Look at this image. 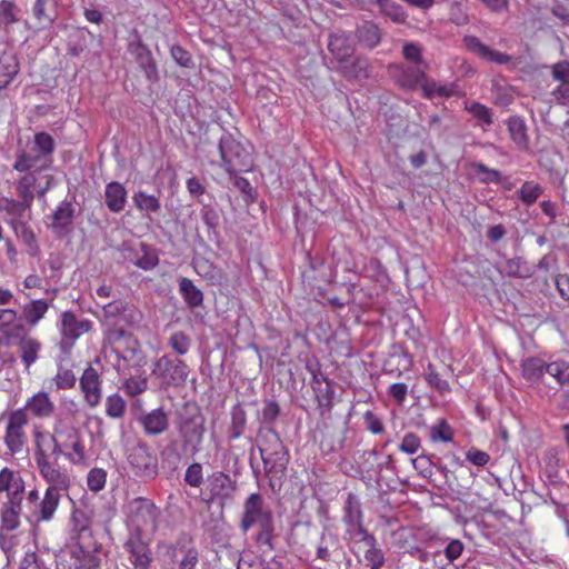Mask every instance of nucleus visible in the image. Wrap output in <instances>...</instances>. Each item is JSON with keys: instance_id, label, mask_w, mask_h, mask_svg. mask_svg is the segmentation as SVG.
Listing matches in <instances>:
<instances>
[{"instance_id": "393cba45", "label": "nucleus", "mask_w": 569, "mask_h": 569, "mask_svg": "<svg viewBox=\"0 0 569 569\" xmlns=\"http://www.w3.org/2000/svg\"><path fill=\"white\" fill-rule=\"evenodd\" d=\"M54 408L56 406L49 395L44 391H39L28 399L23 409L26 413L30 412L38 419H47L53 415Z\"/></svg>"}, {"instance_id": "0eeeda50", "label": "nucleus", "mask_w": 569, "mask_h": 569, "mask_svg": "<svg viewBox=\"0 0 569 569\" xmlns=\"http://www.w3.org/2000/svg\"><path fill=\"white\" fill-rule=\"evenodd\" d=\"M219 152L221 166L229 176L248 172L253 167L251 153L229 133L220 138Z\"/></svg>"}, {"instance_id": "f03ea898", "label": "nucleus", "mask_w": 569, "mask_h": 569, "mask_svg": "<svg viewBox=\"0 0 569 569\" xmlns=\"http://www.w3.org/2000/svg\"><path fill=\"white\" fill-rule=\"evenodd\" d=\"M37 469L48 487L39 501L30 507V517L37 523L49 522L54 518L62 493L68 492L71 487V477L69 473L53 472V469L49 470V468L37 467Z\"/></svg>"}, {"instance_id": "9b49d317", "label": "nucleus", "mask_w": 569, "mask_h": 569, "mask_svg": "<svg viewBox=\"0 0 569 569\" xmlns=\"http://www.w3.org/2000/svg\"><path fill=\"white\" fill-rule=\"evenodd\" d=\"M237 490V481L223 471H214L208 476L203 490L204 500L208 503L217 502L223 507L233 499Z\"/></svg>"}, {"instance_id": "c85d7f7f", "label": "nucleus", "mask_w": 569, "mask_h": 569, "mask_svg": "<svg viewBox=\"0 0 569 569\" xmlns=\"http://www.w3.org/2000/svg\"><path fill=\"white\" fill-rule=\"evenodd\" d=\"M20 511H21V499H17V496L14 497V500L8 501L7 503L3 505V508L1 511L0 532L3 530L12 531L19 527Z\"/></svg>"}, {"instance_id": "2eb2a0df", "label": "nucleus", "mask_w": 569, "mask_h": 569, "mask_svg": "<svg viewBox=\"0 0 569 569\" xmlns=\"http://www.w3.org/2000/svg\"><path fill=\"white\" fill-rule=\"evenodd\" d=\"M28 425V415L24 409L11 411L8 416V423L4 435V443L13 455L20 452L27 441L24 427Z\"/></svg>"}, {"instance_id": "20e7f679", "label": "nucleus", "mask_w": 569, "mask_h": 569, "mask_svg": "<svg viewBox=\"0 0 569 569\" xmlns=\"http://www.w3.org/2000/svg\"><path fill=\"white\" fill-rule=\"evenodd\" d=\"M204 417L200 408L194 405H186L179 416L178 431L181 438V450L193 457L201 450L204 436Z\"/></svg>"}, {"instance_id": "e2e57ef3", "label": "nucleus", "mask_w": 569, "mask_h": 569, "mask_svg": "<svg viewBox=\"0 0 569 569\" xmlns=\"http://www.w3.org/2000/svg\"><path fill=\"white\" fill-rule=\"evenodd\" d=\"M402 56L412 66H429L422 57V48L416 42H405Z\"/></svg>"}, {"instance_id": "3c124183", "label": "nucleus", "mask_w": 569, "mask_h": 569, "mask_svg": "<svg viewBox=\"0 0 569 569\" xmlns=\"http://www.w3.org/2000/svg\"><path fill=\"white\" fill-rule=\"evenodd\" d=\"M76 569H99L101 560L96 552L79 547L73 551Z\"/></svg>"}, {"instance_id": "4be33fe9", "label": "nucleus", "mask_w": 569, "mask_h": 569, "mask_svg": "<svg viewBox=\"0 0 569 569\" xmlns=\"http://www.w3.org/2000/svg\"><path fill=\"white\" fill-rule=\"evenodd\" d=\"M429 66H397L396 83L405 90L415 91L426 78Z\"/></svg>"}, {"instance_id": "f704fd0d", "label": "nucleus", "mask_w": 569, "mask_h": 569, "mask_svg": "<svg viewBox=\"0 0 569 569\" xmlns=\"http://www.w3.org/2000/svg\"><path fill=\"white\" fill-rule=\"evenodd\" d=\"M41 350V342L32 337H21L19 341V351L20 357L26 366L29 368L32 363H34L39 358V352Z\"/></svg>"}, {"instance_id": "4d7b16f0", "label": "nucleus", "mask_w": 569, "mask_h": 569, "mask_svg": "<svg viewBox=\"0 0 569 569\" xmlns=\"http://www.w3.org/2000/svg\"><path fill=\"white\" fill-rule=\"evenodd\" d=\"M127 403L119 393H112L106 399V415L113 419L122 418L126 413Z\"/></svg>"}, {"instance_id": "c756f323", "label": "nucleus", "mask_w": 569, "mask_h": 569, "mask_svg": "<svg viewBox=\"0 0 569 569\" xmlns=\"http://www.w3.org/2000/svg\"><path fill=\"white\" fill-rule=\"evenodd\" d=\"M19 69V62L12 53L0 54V91L12 82Z\"/></svg>"}, {"instance_id": "774afa93", "label": "nucleus", "mask_w": 569, "mask_h": 569, "mask_svg": "<svg viewBox=\"0 0 569 569\" xmlns=\"http://www.w3.org/2000/svg\"><path fill=\"white\" fill-rule=\"evenodd\" d=\"M183 480L188 486L192 488H199L203 483L202 465L199 462H193L188 466Z\"/></svg>"}, {"instance_id": "ddd939ff", "label": "nucleus", "mask_w": 569, "mask_h": 569, "mask_svg": "<svg viewBox=\"0 0 569 569\" xmlns=\"http://www.w3.org/2000/svg\"><path fill=\"white\" fill-rule=\"evenodd\" d=\"M273 520L272 511L264 506L263 497L258 493H251L244 500L240 529L247 532L254 525H262Z\"/></svg>"}, {"instance_id": "bf43d9fd", "label": "nucleus", "mask_w": 569, "mask_h": 569, "mask_svg": "<svg viewBox=\"0 0 569 569\" xmlns=\"http://www.w3.org/2000/svg\"><path fill=\"white\" fill-rule=\"evenodd\" d=\"M338 540L335 537L322 535L317 548V558L322 561H329L331 556L338 551Z\"/></svg>"}, {"instance_id": "4c0bfd02", "label": "nucleus", "mask_w": 569, "mask_h": 569, "mask_svg": "<svg viewBox=\"0 0 569 569\" xmlns=\"http://www.w3.org/2000/svg\"><path fill=\"white\" fill-rule=\"evenodd\" d=\"M501 272L511 278H530L533 274L532 267L520 257L506 260Z\"/></svg>"}, {"instance_id": "ea45409f", "label": "nucleus", "mask_w": 569, "mask_h": 569, "mask_svg": "<svg viewBox=\"0 0 569 569\" xmlns=\"http://www.w3.org/2000/svg\"><path fill=\"white\" fill-rule=\"evenodd\" d=\"M70 521L73 537L80 539L91 535V519L84 510L74 508Z\"/></svg>"}, {"instance_id": "864d4df0", "label": "nucleus", "mask_w": 569, "mask_h": 569, "mask_svg": "<svg viewBox=\"0 0 569 569\" xmlns=\"http://www.w3.org/2000/svg\"><path fill=\"white\" fill-rule=\"evenodd\" d=\"M465 110L472 114L481 124L491 126L493 123L491 109L478 101L466 102Z\"/></svg>"}, {"instance_id": "f257e3e1", "label": "nucleus", "mask_w": 569, "mask_h": 569, "mask_svg": "<svg viewBox=\"0 0 569 569\" xmlns=\"http://www.w3.org/2000/svg\"><path fill=\"white\" fill-rule=\"evenodd\" d=\"M61 455L72 465H88V456L79 429L69 427L62 430L54 429L52 433L48 431L34 432L33 458L37 467L53 469V472L69 473L58 462Z\"/></svg>"}, {"instance_id": "412c9836", "label": "nucleus", "mask_w": 569, "mask_h": 569, "mask_svg": "<svg viewBox=\"0 0 569 569\" xmlns=\"http://www.w3.org/2000/svg\"><path fill=\"white\" fill-rule=\"evenodd\" d=\"M31 204L9 197H0V211L8 218L6 222L13 228L16 223H23L28 221L30 216Z\"/></svg>"}, {"instance_id": "a878e982", "label": "nucleus", "mask_w": 569, "mask_h": 569, "mask_svg": "<svg viewBox=\"0 0 569 569\" xmlns=\"http://www.w3.org/2000/svg\"><path fill=\"white\" fill-rule=\"evenodd\" d=\"M103 315L110 322V328H113L114 326L119 327L118 318L123 320L130 318L133 321L139 316V312L122 301H112L103 306Z\"/></svg>"}, {"instance_id": "13d9d810", "label": "nucleus", "mask_w": 569, "mask_h": 569, "mask_svg": "<svg viewBox=\"0 0 569 569\" xmlns=\"http://www.w3.org/2000/svg\"><path fill=\"white\" fill-rule=\"evenodd\" d=\"M453 438V430L445 419H440L436 425L430 427V439L433 442H450Z\"/></svg>"}, {"instance_id": "338daca9", "label": "nucleus", "mask_w": 569, "mask_h": 569, "mask_svg": "<svg viewBox=\"0 0 569 569\" xmlns=\"http://www.w3.org/2000/svg\"><path fill=\"white\" fill-rule=\"evenodd\" d=\"M427 382L439 392L450 391L449 382L442 379L441 375L436 370L432 363H429L425 373Z\"/></svg>"}, {"instance_id": "dca6fc26", "label": "nucleus", "mask_w": 569, "mask_h": 569, "mask_svg": "<svg viewBox=\"0 0 569 569\" xmlns=\"http://www.w3.org/2000/svg\"><path fill=\"white\" fill-rule=\"evenodd\" d=\"M152 372L168 385L180 386L187 380L188 366L178 358L162 356L156 361Z\"/></svg>"}, {"instance_id": "6e6552de", "label": "nucleus", "mask_w": 569, "mask_h": 569, "mask_svg": "<svg viewBox=\"0 0 569 569\" xmlns=\"http://www.w3.org/2000/svg\"><path fill=\"white\" fill-rule=\"evenodd\" d=\"M164 549V562L170 569H196L199 552L193 539L188 533H181L172 543H159Z\"/></svg>"}, {"instance_id": "5fc2aeb1", "label": "nucleus", "mask_w": 569, "mask_h": 569, "mask_svg": "<svg viewBox=\"0 0 569 569\" xmlns=\"http://www.w3.org/2000/svg\"><path fill=\"white\" fill-rule=\"evenodd\" d=\"M17 315V311L13 309H0V332L8 338H19V332L23 330L22 325L14 326L11 331L6 330L16 321Z\"/></svg>"}, {"instance_id": "f8f14e48", "label": "nucleus", "mask_w": 569, "mask_h": 569, "mask_svg": "<svg viewBox=\"0 0 569 569\" xmlns=\"http://www.w3.org/2000/svg\"><path fill=\"white\" fill-rule=\"evenodd\" d=\"M93 323L91 320L86 318H79L72 311H63L60 316L59 330L61 335V341L59 347L63 351L70 350L77 339L83 333L92 330Z\"/></svg>"}, {"instance_id": "423d86ee", "label": "nucleus", "mask_w": 569, "mask_h": 569, "mask_svg": "<svg viewBox=\"0 0 569 569\" xmlns=\"http://www.w3.org/2000/svg\"><path fill=\"white\" fill-rule=\"evenodd\" d=\"M106 338L122 361L123 368L138 369L147 363V357L140 343L122 327L109 328Z\"/></svg>"}, {"instance_id": "f3484780", "label": "nucleus", "mask_w": 569, "mask_h": 569, "mask_svg": "<svg viewBox=\"0 0 569 569\" xmlns=\"http://www.w3.org/2000/svg\"><path fill=\"white\" fill-rule=\"evenodd\" d=\"M79 387L84 402L90 408H96L102 399V378L101 371L89 365L79 378Z\"/></svg>"}, {"instance_id": "37998d69", "label": "nucleus", "mask_w": 569, "mask_h": 569, "mask_svg": "<svg viewBox=\"0 0 569 569\" xmlns=\"http://www.w3.org/2000/svg\"><path fill=\"white\" fill-rule=\"evenodd\" d=\"M547 362H545L541 358L530 357L522 361V376L525 379L530 381H538L542 378L545 373H547L548 368Z\"/></svg>"}, {"instance_id": "72a5a7b5", "label": "nucleus", "mask_w": 569, "mask_h": 569, "mask_svg": "<svg viewBox=\"0 0 569 569\" xmlns=\"http://www.w3.org/2000/svg\"><path fill=\"white\" fill-rule=\"evenodd\" d=\"M321 417L330 416L333 408V382L322 383L313 388Z\"/></svg>"}, {"instance_id": "c9c22d12", "label": "nucleus", "mask_w": 569, "mask_h": 569, "mask_svg": "<svg viewBox=\"0 0 569 569\" xmlns=\"http://www.w3.org/2000/svg\"><path fill=\"white\" fill-rule=\"evenodd\" d=\"M54 140L47 132H38L34 134L33 148L32 150L41 153L43 158V163L40 164V169L48 167L51 163V156L54 151Z\"/></svg>"}, {"instance_id": "09e8293b", "label": "nucleus", "mask_w": 569, "mask_h": 569, "mask_svg": "<svg viewBox=\"0 0 569 569\" xmlns=\"http://www.w3.org/2000/svg\"><path fill=\"white\" fill-rule=\"evenodd\" d=\"M423 97L431 99L433 97L449 98L453 94V88L451 86H442L437 83L435 80L429 79L427 76L420 86Z\"/></svg>"}, {"instance_id": "473e14b6", "label": "nucleus", "mask_w": 569, "mask_h": 569, "mask_svg": "<svg viewBox=\"0 0 569 569\" xmlns=\"http://www.w3.org/2000/svg\"><path fill=\"white\" fill-rule=\"evenodd\" d=\"M356 36L358 41L368 49H373L381 41V31L379 27L370 21L363 22L357 28Z\"/></svg>"}, {"instance_id": "8fccbe9b", "label": "nucleus", "mask_w": 569, "mask_h": 569, "mask_svg": "<svg viewBox=\"0 0 569 569\" xmlns=\"http://www.w3.org/2000/svg\"><path fill=\"white\" fill-rule=\"evenodd\" d=\"M20 9L11 0L0 1V27L8 28L20 21Z\"/></svg>"}, {"instance_id": "b1692460", "label": "nucleus", "mask_w": 569, "mask_h": 569, "mask_svg": "<svg viewBox=\"0 0 569 569\" xmlns=\"http://www.w3.org/2000/svg\"><path fill=\"white\" fill-rule=\"evenodd\" d=\"M465 44L471 52L487 61L496 62L498 64H505L511 61L510 56L489 48L475 36L466 37Z\"/></svg>"}, {"instance_id": "79ce46f5", "label": "nucleus", "mask_w": 569, "mask_h": 569, "mask_svg": "<svg viewBox=\"0 0 569 569\" xmlns=\"http://www.w3.org/2000/svg\"><path fill=\"white\" fill-rule=\"evenodd\" d=\"M37 183V174L36 171L26 172L16 184L17 196L20 200L32 206L34 200V187Z\"/></svg>"}, {"instance_id": "bb28decb", "label": "nucleus", "mask_w": 569, "mask_h": 569, "mask_svg": "<svg viewBox=\"0 0 569 569\" xmlns=\"http://www.w3.org/2000/svg\"><path fill=\"white\" fill-rule=\"evenodd\" d=\"M104 199L111 212H121L127 203V190L120 182L112 181L106 186Z\"/></svg>"}, {"instance_id": "e433bc0d", "label": "nucleus", "mask_w": 569, "mask_h": 569, "mask_svg": "<svg viewBox=\"0 0 569 569\" xmlns=\"http://www.w3.org/2000/svg\"><path fill=\"white\" fill-rule=\"evenodd\" d=\"M49 303L42 299L31 300L22 306V317L30 327H34L48 312Z\"/></svg>"}, {"instance_id": "a19ab883", "label": "nucleus", "mask_w": 569, "mask_h": 569, "mask_svg": "<svg viewBox=\"0 0 569 569\" xmlns=\"http://www.w3.org/2000/svg\"><path fill=\"white\" fill-rule=\"evenodd\" d=\"M39 162H41V164L43 163L41 153L32 149L31 151H22L17 156L13 169L19 172H31V170L37 172L41 170L40 166L38 167Z\"/></svg>"}, {"instance_id": "7ed1b4c3", "label": "nucleus", "mask_w": 569, "mask_h": 569, "mask_svg": "<svg viewBox=\"0 0 569 569\" xmlns=\"http://www.w3.org/2000/svg\"><path fill=\"white\" fill-rule=\"evenodd\" d=\"M257 441L266 473L271 480L283 477L289 462V453L280 436L272 428H261Z\"/></svg>"}, {"instance_id": "6e6d98bb", "label": "nucleus", "mask_w": 569, "mask_h": 569, "mask_svg": "<svg viewBox=\"0 0 569 569\" xmlns=\"http://www.w3.org/2000/svg\"><path fill=\"white\" fill-rule=\"evenodd\" d=\"M543 188L533 181H526L518 190L519 199L526 204L531 206L542 194Z\"/></svg>"}, {"instance_id": "5701e85b", "label": "nucleus", "mask_w": 569, "mask_h": 569, "mask_svg": "<svg viewBox=\"0 0 569 569\" xmlns=\"http://www.w3.org/2000/svg\"><path fill=\"white\" fill-rule=\"evenodd\" d=\"M328 50L333 60L340 64L346 63L353 54V46L349 37L342 30H337L330 33L328 40Z\"/></svg>"}, {"instance_id": "69168bd1", "label": "nucleus", "mask_w": 569, "mask_h": 569, "mask_svg": "<svg viewBox=\"0 0 569 569\" xmlns=\"http://www.w3.org/2000/svg\"><path fill=\"white\" fill-rule=\"evenodd\" d=\"M107 471L102 468H92L87 476V486L92 492H99L106 487Z\"/></svg>"}, {"instance_id": "2f4dec72", "label": "nucleus", "mask_w": 569, "mask_h": 569, "mask_svg": "<svg viewBox=\"0 0 569 569\" xmlns=\"http://www.w3.org/2000/svg\"><path fill=\"white\" fill-rule=\"evenodd\" d=\"M370 63L365 57H356L351 62L340 64L337 69L347 78L367 79L369 78Z\"/></svg>"}, {"instance_id": "7c9ffc66", "label": "nucleus", "mask_w": 569, "mask_h": 569, "mask_svg": "<svg viewBox=\"0 0 569 569\" xmlns=\"http://www.w3.org/2000/svg\"><path fill=\"white\" fill-rule=\"evenodd\" d=\"M11 229L16 233L17 238L26 246L27 253L31 257H37L40 252V247L36 233L28 224V221L23 223H16Z\"/></svg>"}, {"instance_id": "052dcab7", "label": "nucleus", "mask_w": 569, "mask_h": 569, "mask_svg": "<svg viewBox=\"0 0 569 569\" xmlns=\"http://www.w3.org/2000/svg\"><path fill=\"white\" fill-rule=\"evenodd\" d=\"M475 173L479 177L481 183H499L501 181V172L490 169L481 162L472 163Z\"/></svg>"}, {"instance_id": "1a4fd4ad", "label": "nucleus", "mask_w": 569, "mask_h": 569, "mask_svg": "<svg viewBox=\"0 0 569 569\" xmlns=\"http://www.w3.org/2000/svg\"><path fill=\"white\" fill-rule=\"evenodd\" d=\"M362 517L359 499L353 493H349L343 506L342 517L346 533L351 540L362 541L366 546H372L376 543V538L363 527Z\"/></svg>"}, {"instance_id": "680f3d73", "label": "nucleus", "mask_w": 569, "mask_h": 569, "mask_svg": "<svg viewBox=\"0 0 569 569\" xmlns=\"http://www.w3.org/2000/svg\"><path fill=\"white\" fill-rule=\"evenodd\" d=\"M53 381L58 390L72 389L77 383V377L71 369L59 366Z\"/></svg>"}, {"instance_id": "49530a36", "label": "nucleus", "mask_w": 569, "mask_h": 569, "mask_svg": "<svg viewBox=\"0 0 569 569\" xmlns=\"http://www.w3.org/2000/svg\"><path fill=\"white\" fill-rule=\"evenodd\" d=\"M247 425V413L240 405H236L231 410V425L229 428V438L234 440L242 436Z\"/></svg>"}, {"instance_id": "a211bd4d", "label": "nucleus", "mask_w": 569, "mask_h": 569, "mask_svg": "<svg viewBox=\"0 0 569 569\" xmlns=\"http://www.w3.org/2000/svg\"><path fill=\"white\" fill-rule=\"evenodd\" d=\"M49 219L50 223L48 227L52 230V232L59 238L66 237L72 231L74 219L73 204L67 200L60 202Z\"/></svg>"}, {"instance_id": "de8ad7c7", "label": "nucleus", "mask_w": 569, "mask_h": 569, "mask_svg": "<svg viewBox=\"0 0 569 569\" xmlns=\"http://www.w3.org/2000/svg\"><path fill=\"white\" fill-rule=\"evenodd\" d=\"M547 373L552 377L557 383L569 390V362L565 360H557L550 362L547 368Z\"/></svg>"}, {"instance_id": "9d476101", "label": "nucleus", "mask_w": 569, "mask_h": 569, "mask_svg": "<svg viewBox=\"0 0 569 569\" xmlns=\"http://www.w3.org/2000/svg\"><path fill=\"white\" fill-rule=\"evenodd\" d=\"M127 460L132 472L143 480H153L159 473L158 458L142 440L128 450Z\"/></svg>"}, {"instance_id": "4468645a", "label": "nucleus", "mask_w": 569, "mask_h": 569, "mask_svg": "<svg viewBox=\"0 0 569 569\" xmlns=\"http://www.w3.org/2000/svg\"><path fill=\"white\" fill-rule=\"evenodd\" d=\"M153 535L130 532L124 542V550L129 553V561L136 569H149L152 563L150 541Z\"/></svg>"}, {"instance_id": "aec40b11", "label": "nucleus", "mask_w": 569, "mask_h": 569, "mask_svg": "<svg viewBox=\"0 0 569 569\" xmlns=\"http://www.w3.org/2000/svg\"><path fill=\"white\" fill-rule=\"evenodd\" d=\"M143 432L149 437L164 433L170 426L169 415L163 408H157L142 413L138 419Z\"/></svg>"}, {"instance_id": "cd10ccee", "label": "nucleus", "mask_w": 569, "mask_h": 569, "mask_svg": "<svg viewBox=\"0 0 569 569\" xmlns=\"http://www.w3.org/2000/svg\"><path fill=\"white\" fill-rule=\"evenodd\" d=\"M32 14L40 28L51 26L57 19L53 0H36L32 6Z\"/></svg>"}, {"instance_id": "39448f33", "label": "nucleus", "mask_w": 569, "mask_h": 569, "mask_svg": "<svg viewBox=\"0 0 569 569\" xmlns=\"http://www.w3.org/2000/svg\"><path fill=\"white\" fill-rule=\"evenodd\" d=\"M123 508L130 532L143 535L156 532L160 509L151 499L137 497L128 500Z\"/></svg>"}, {"instance_id": "603ef678", "label": "nucleus", "mask_w": 569, "mask_h": 569, "mask_svg": "<svg viewBox=\"0 0 569 569\" xmlns=\"http://www.w3.org/2000/svg\"><path fill=\"white\" fill-rule=\"evenodd\" d=\"M132 200L137 209L140 211L158 212L161 208L159 198L148 194L141 190L133 194Z\"/></svg>"}, {"instance_id": "6ab92c4d", "label": "nucleus", "mask_w": 569, "mask_h": 569, "mask_svg": "<svg viewBox=\"0 0 569 569\" xmlns=\"http://www.w3.org/2000/svg\"><path fill=\"white\" fill-rule=\"evenodd\" d=\"M129 53L134 58L141 71L150 82L159 80L157 63L149 48L140 40L129 43Z\"/></svg>"}, {"instance_id": "c03bdc74", "label": "nucleus", "mask_w": 569, "mask_h": 569, "mask_svg": "<svg viewBox=\"0 0 569 569\" xmlns=\"http://www.w3.org/2000/svg\"><path fill=\"white\" fill-rule=\"evenodd\" d=\"M179 290L186 303L190 308L200 307L203 302V293L188 278H182L179 282Z\"/></svg>"}, {"instance_id": "a18cd8bd", "label": "nucleus", "mask_w": 569, "mask_h": 569, "mask_svg": "<svg viewBox=\"0 0 569 569\" xmlns=\"http://www.w3.org/2000/svg\"><path fill=\"white\" fill-rule=\"evenodd\" d=\"M380 12L395 23L403 24L407 21V13L403 8L392 0H377Z\"/></svg>"}, {"instance_id": "58836bf2", "label": "nucleus", "mask_w": 569, "mask_h": 569, "mask_svg": "<svg viewBox=\"0 0 569 569\" xmlns=\"http://www.w3.org/2000/svg\"><path fill=\"white\" fill-rule=\"evenodd\" d=\"M507 126L510 138L517 147L521 150H527L529 147V138L525 121L519 117H511L509 118Z\"/></svg>"}, {"instance_id": "0e129e2a", "label": "nucleus", "mask_w": 569, "mask_h": 569, "mask_svg": "<svg viewBox=\"0 0 569 569\" xmlns=\"http://www.w3.org/2000/svg\"><path fill=\"white\" fill-rule=\"evenodd\" d=\"M123 389L129 397H136L148 389V379L142 376H133L124 380Z\"/></svg>"}]
</instances>
